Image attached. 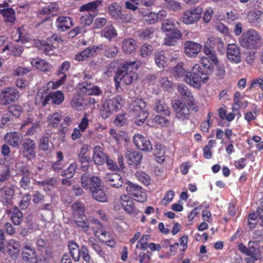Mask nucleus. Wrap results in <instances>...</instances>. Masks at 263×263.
Listing matches in <instances>:
<instances>
[{
  "instance_id": "f257e3e1",
  "label": "nucleus",
  "mask_w": 263,
  "mask_h": 263,
  "mask_svg": "<svg viewBox=\"0 0 263 263\" xmlns=\"http://www.w3.org/2000/svg\"><path fill=\"white\" fill-rule=\"evenodd\" d=\"M202 66L195 64L191 72L185 76V82L194 87L200 86L202 80H208L207 75L211 73L213 70V63L209 57H203L200 60Z\"/></svg>"
},
{
  "instance_id": "f03ea898",
  "label": "nucleus",
  "mask_w": 263,
  "mask_h": 263,
  "mask_svg": "<svg viewBox=\"0 0 263 263\" xmlns=\"http://www.w3.org/2000/svg\"><path fill=\"white\" fill-rule=\"evenodd\" d=\"M138 67L136 61H125L118 68L116 77H115V81L119 80L125 85L130 84L138 78L136 71Z\"/></svg>"
},
{
  "instance_id": "7ed1b4c3",
  "label": "nucleus",
  "mask_w": 263,
  "mask_h": 263,
  "mask_svg": "<svg viewBox=\"0 0 263 263\" xmlns=\"http://www.w3.org/2000/svg\"><path fill=\"white\" fill-rule=\"evenodd\" d=\"M146 108V103L142 98H136L130 104L131 112L137 117L135 122L138 125L143 124L148 116Z\"/></svg>"
},
{
  "instance_id": "20e7f679",
  "label": "nucleus",
  "mask_w": 263,
  "mask_h": 263,
  "mask_svg": "<svg viewBox=\"0 0 263 263\" xmlns=\"http://www.w3.org/2000/svg\"><path fill=\"white\" fill-rule=\"evenodd\" d=\"M261 40L259 33L254 29L243 32L239 39L240 45L248 49H257L258 42Z\"/></svg>"
},
{
  "instance_id": "39448f33",
  "label": "nucleus",
  "mask_w": 263,
  "mask_h": 263,
  "mask_svg": "<svg viewBox=\"0 0 263 263\" xmlns=\"http://www.w3.org/2000/svg\"><path fill=\"white\" fill-rule=\"evenodd\" d=\"M123 99L121 96H117L107 100L101 109V116L103 119L108 118L114 111H117L122 106Z\"/></svg>"
},
{
  "instance_id": "423d86ee",
  "label": "nucleus",
  "mask_w": 263,
  "mask_h": 263,
  "mask_svg": "<svg viewBox=\"0 0 263 263\" xmlns=\"http://www.w3.org/2000/svg\"><path fill=\"white\" fill-rule=\"evenodd\" d=\"M126 184V191L130 197L139 202H144L146 200V193L141 186L130 181H127Z\"/></svg>"
},
{
  "instance_id": "0eeeda50",
  "label": "nucleus",
  "mask_w": 263,
  "mask_h": 263,
  "mask_svg": "<svg viewBox=\"0 0 263 263\" xmlns=\"http://www.w3.org/2000/svg\"><path fill=\"white\" fill-rule=\"evenodd\" d=\"M81 183L82 186L85 189H88L91 193H93L97 190L102 188L101 180L99 177L92 176L90 177V175L84 173L81 177Z\"/></svg>"
},
{
  "instance_id": "6e6552de",
  "label": "nucleus",
  "mask_w": 263,
  "mask_h": 263,
  "mask_svg": "<svg viewBox=\"0 0 263 263\" xmlns=\"http://www.w3.org/2000/svg\"><path fill=\"white\" fill-rule=\"evenodd\" d=\"M22 259L25 263H41L35 249L29 242L24 245L22 248Z\"/></svg>"
},
{
  "instance_id": "1a4fd4ad",
  "label": "nucleus",
  "mask_w": 263,
  "mask_h": 263,
  "mask_svg": "<svg viewBox=\"0 0 263 263\" xmlns=\"http://www.w3.org/2000/svg\"><path fill=\"white\" fill-rule=\"evenodd\" d=\"M175 112L176 118L183 122L189 120L190 111L188 106L185 103L180 100L176 101L173 105Z\"/></svg>"
},
{
  "instance_id": "9d476101",
  "label": "nucleus",
  "mask_w": 263,
  "mask_h": 263,
  "mask_svg": "<svg viewBox=\"0 0 263 263\" xmlns=\"http://www.w3.org/2000/svg\"><path fill=\"white\" fill-rule=\"evenodd\" d=\"M36 144L34 140L30 138H26L21 146L22 154L24 158L28 161H31L36 156Z\"/></svg>"
},
{
  "instance_id": "9b49d317",
  "label": "nucleus",
  "mask_w": 263,
  "mask_h": 263,
  "mask_svg": "<svg viewBox=\"0 0 263 263\" xmlns=\"http://www.w3.org/2000/svg\"><path fill=\"white\" fill-rule=\"evenodd\" d=\"M20 97V92L14 87H7L0 93V102L4 105H8L15 102Z\"/></svg>"
},
{
  "instance_id": "f8f14e48",
  "label": "nucleus",
  "mask_w": 263,
  "mask_h": 263,
  "mask_svg": "<svg viewBox=\"0 0 263 263\" xmlns=\"http://www.w3.org/2000/svg\"><path fill=\"white\" fill-rule=\"evenodd\" d=\"M14 196L13 187L4 185L0 188V201L4 206L12 205Z\"/></svg>"
},
{
  "instance_id": "ddd939ff",
  "label": "nucleus",
  "mask_w": 263,
  "mask_h": 263,
  "mask_svg": "<svg viewBox=\"0 0 263 263\" xmlns=\"http://www.w3.org/2000/svg\"><path fill=\"white\" fill-rule=\"evenodd\" d=\"M8 6L7 2L0 4V14L5 23L13 24L16 21V13L15 10L12 8L8 7Z\"/></svg>"
},
{
  "instance_id": "4468645a",
  "label": "nucleus",
  "mask_w": 263,
  "mask_h": 263,
  "mask_svg": "<svg viewBox=\"0 0 263 263\" xmlns=\"http://www.w3.org/2000/svg\"><path fill=\"white\" fill-rule=\"evenodd\" d=\"M133 140L134 143L138 149L147 152L152 151V145L150 140L147 137H144L139 134H136L134 136Z\"/></svg>"
},
{
  "instance_id": "2eb2a0df",
  "label": "nucleus",
  "mask_w": 263,
  "mask_h": 263,
  "mask_svg": "<svg viewBox=\"0 0 263 263\" xmlns=\"http://www.w3.org/2000/svg\"><path fill=\"white\" fill-rule=\"evenodd\" d=\"M227 57L231 62L239 63L241 61L240 48L235 44H229L227 48Z\"/></svg>"
},
{
  "instance_id": "dca6fc26",
  "label": "nucleus",
  "mask_w": 263,
  "mask_h": 263,
  "mask_svg": "<svg viewBox=\"0 0 263 263\" xmlns=\"http://www.w3.org/2000/svg\"><path fill=\"white\" fill-rule=\"evenodd\" d=\"M120 202L122 208L128 213L136 215L140 212L136 209L134 202L130 199V197L125 194L120 197Z\"/></svg>"
},
{
  "instance_id": "f3484780",
  "label": "nucleus",
  "mask_w": 263,
  "mask_h": 263,
  "mask_svg": "<svg viewBox=\"0 0 263 263\" xmlns=\"http://www.w3.org/2000/svg\"><path fill=\"white\" fill-rule=\"evenodd\" d=\"M20 248V243L14 239H9L5 246V252L2 253L6 255L8 254L12 258L18 257Z\"/></svg>"
},
{
  "instance_id": "a211bd4d",
  "label": "nucleus",
  "mask_w": 263,
  "mask_h": 263,
  "mask_svg": "<svg viewBox=\"0 0 263 263\" xmlns=\"http://www.w3.org/2000/svg\"><path fill=\"white\" fill-rule=\"evenodd\" d=\"M127 163L132 167L137 168L140 167L143 155L141 153L136 151H128L125 155Z\"/></svg>"
},
{
  "instance_id": "6ab92c4d",
  "label": "nucleus",
  "mask_w": 263,
  "mask_h": 263,
  "mask_svg": "<svg viewBox=\"0 0 263 263\" xmlns=\"http://www.w3.org/2000/svg\"><path fill=\"white\" fill-rule=\"evenodd\" d=\"M202 49L200 44L192 41H187L184 43V53L190 58L195 57Z\"/></svg>"
},
{
  "instance_id": "aec40b11",
  "label": "nucleus",
  "mask_w": 263,
  "mask_h": 263,
  "mask_svg": "<svg viewBox=\"0 0 263 263\" xmlns=\"http://www.w3.org/2000/svg\"><path fill=\"white\" fill-rule=\"evenodd\" d=\"M4 140L13 147H18L22 142L23 136L18 132H11L6 134Z\"/></svg>"
},
{
  "instance_id": "412c9836",
  "label": "nucleus",
  "mask_w": 263,
  "mask_h": 263,
  "mask_svg": "<svg viewBox=\"0 0 263 263\" xmlns=\"http://www.w3.org/2000/svg\"><path fill=\"white\" fill-rule=\"evenodd\" d=\"M108 155L104 153V149L100 145H96L93 149L92 159L94 163L98 165H102L105 162Z\"/></svg>"
},
{
  "instance_id": "4be33fe9",
  "label": "nucleus",
  "mask_w": 263,
  "mask_h": 263,
  "mask_svg": "<svg viewBox=\"0 0 263 263\" xmlns=\"http://www.w3.org/2000/svg\"><path fill=\"white\" fill-rule=\"evenodd\" d=\"M109 14L114 18L122 22H126V17L121 13V7L117 3H113L108 6Z\"/></svg>"
},
{
  "instance_id": "5701e85b",
  "label": "nucleus",
  "mask_w": 263,
  "mask_h": 263,
  "mask_svg": "<svg viewBox=\"0 0 263 263\" xmlns=\"http://www.w3.org/2000/svg\"><path fill=\"white\" fill-rule=\"evenodd\" d=\"M73 25L72 19L68 16H59L56 20V26L59 31H65Z\"/></svg>"
},
{
  "instance_id": "b1692460",
  "label": "nucleus",
  "mask_w": 263,
  "mask_h": 263,
  "mask_svg": "<svg viewBox=\"0 0 263 263\" xmlns=\"http://www.w3.org/2000/svg\"><path fill=\"white\" fill-rule=\"evenodd\" d=\"M106 182L115 188H119L123 184V179L118 173L108 174L105 177Z\"/></svg>"
},
{
  "instance_id": "393cba45",
  "label": "nucleus",
  "mask_w": 263,
  "mask_h": 263,
  "mask_svg": "<svg viewBox=\"0 0 263 263\" xmlns=\"http://www.w3.org/2000/svg\"><path fill=\"white\" fill-rule=\"evenodd\" d=\"M166 35L164 44L168 46L174 45L177 41L181 39L182 36L181 31L177 28L167 32Z\"/></svg>"
},
{
  "instance_id": "a878e982",
  "label": "nucleus",
  "mask_w": 263,
  "mask_h": 263,
  "mask_svg": "<svg viewBox=\"0 0 263 263\" xmlns=\"http://www.w3.org/2000/svg\"><path fill=\"white\" fill-rule=\"evenodd\" d=\"M36 47L46 55L52 54L55 47L52 43L46 40H38L35 42Z\"/></svg>"
},
{
  "instance_id": "bb28decb",
  "label": "nucleus",
  "mask_w": 263,
  "mask_h": 263,
  "mask_svg": "<svg viewBox=\"0 0 263 263\" xmlns=\"http://www.w3.org/2000/svg\"><path fill=\"white\" fill-rule=\"evenodd\" d=\"M99 48V47L98 46L89 47L76 54L74 59L78 61H83L90 56L93 55Z\"/></svg>"
},
{
  "instance_id": "cd10ccee",
  "label": "nucleus",
  "mask_w": 263,
  "mask_h": 263,
  "mask_svg": "<svg viewBox=\"0 0 263 263\" xmlns=\"http://www.w3.org/2000/svg\"><path fill=\"white\" fill-rule=\"evenodd\" d=\"M82 93L88 95L100 96L102 94V90L98 86L93 85L91 83H84L80 88Z\"/></svg>"
},
{
  "instance_id": "c85d7f7f",
  "label": "nucleus",
  "mask_w": 263,
  "mask_h": 263,
  "mask_svg": "<svg viewBox=\"0 0 263 263\" xmlns=\"http://www.w3.org/2000/svg\"><path fill=\"white\" fill-rule=\"evenodd\" d=\"M92 223L93 224L92 229L94 234L99 239L103 236L108 235V232L105 231L102 224L97 219H93Z\"/></svg>"
},
{
  "instance_id": "c756f323",
  "label": "nucleus",
  "mask_w": 263,
  "mask_h": 263,
  "mask_svg": "<svg viewBox=\"0 0 263 263\" xmlns=\"http://www.w3.org/2000/svg\"><path fill=\"white\" fill-rule=\"evenodd\" d=\"M137 47L136 41L133 39H125L122 42L123 51L127 54H130L134 52Z\"/></svg>"
},
{
  "instance_id": "7c9ffc66",
  "label": "nucleus",
  "mask_w": 263,
  "mask_h": 263,
  "mask_svg": "<svg viewBox=\"0 0 263 263\" xmlns=\"http://www.w3.org/2000/svg\"><path fill=\"white\" fill-rule=\"evenodd\" d=\"M102 0H96L81 6L79 8L80 12H96L98 8L102 4Z\"/></svg>"
},
{
  "instance_id": "2f4dec72",
  "label": "nucleus",
  "mask_w": 263,
  "mask_h": 263,
  "mask_svg": "<svg viewBox=\"0 0 263 263\" xmlns=\"http://www.w3.org/2000/svg\"><path fill=\"white\" fill-rule=\"evenodd\" d=\"M74 223L78 228L86 233L89 230V225L87 216L84 215L73 218Z\"/></svg>"
},
{
  "instance_id": "473e14b6",
  "label": "nucleus",
  "mask_w": 263,
  "mask_h": 263,
  "mask_svg": "<svg viewBox=\"0 0 263 263\" xmlns=\"http://www.w3.org/2000/svg\"><path fill=\"white\" fill-rule=\"evenodd\" d=\"M68 247L70 254L75 261L80 260V250L79 245L74 240H71L68 242Z\"/></svg>"
},
{
  "instance_id": "72a5a7b5",
  "label": "nucleus",
  "mask_w": 263,
  "mask_h": 263,
  "mask_svg": "<svg viewBox=\"0 0 263 263\" xmlns=\"http://www.w3.org/2000/svg\"><path fill=\"white\" fill-rule=\"evenodd\" d=\"M154 109L157 112L161 113L166 117H170L171 115V111L168 105L164 102H162L160 100L156 101Z\"/></svg>"
},
{
  "instance_id": "f704fd0d",
  "label": "nucleus",
  "mask_w": 263,
  "mask_h": 263,
  "mask_svg": "<svg viewBox=\"0 0 263 263\" xmlns=\"http://www.w3.org/2000/svg\"><path fill=\"white\" fill-rule=\"evenodd\" d=\"M249 22L254 23L256 26L263 23V12L260 10L251 12L248 15Z\"/></svg>"
},
{
  "instance_id": "c9c22d12",
  "label": "nucleus",
  "mask_w": 263,
  "mask_h": 263,
  "mask_svg": "<svg viewBox=\"0 0 263 263\" xmlns=\"http://www.w3.org/2000/svg\"><path fill=\"white\" fill-rule=\"evenodd\" d=\"M31 64L33 67L44 72L48 71L49 69V63L40 58L33 59Z\"/></svg>"
},
{
  "instance_id": "e433bc0d",
  "label": "nucleus",
  "mask_w": 263,
  "mask_h": 263,
  "mask_svg": "<svg viewBox=\"0 0 263 263\" xmlns=\"http://www.w3.org/2000/svg\"><path fill=\"white\" fill-rule=\"evenodd\" d=\"M10 218L14 224L19 226L23 221V213L18 207L15 206L13 208Z\"/></svg>"
},
{
  "instance_id": "4c0bfd02",
  "label": "nucleus",
  "mask_w": 263,
  "mask_h": 263,
  "mask_svg": "<svg viewBox=\"0 0 263 263\" xmlns=\"http://www.w3.org/2000/svg\"><path fill=\"white\" fill-rule=\"evenodd\" d=\"M165 150L164 146L161 144H156L154 149V156L156 160L159 163H163L165 160Z\"/></svg>"
},
{
  "instance_id": "58836bf2",
  "label": "nucleus",
  "mask_w": 263,
  "mask_h": 263,
  "mask_svg": "<svg viewBox=\"0 0 263 263\" xmlns=\"http://www.w3.org/2000/svg\"><path fill=\"white\" fill-rule=\"evenodd\" d=\"M9 50L14 56H20L24 51L23 47L18 45L10 44L4 46L3 52Z\"/></svg>"
},
{
  "instance_id": "ea45409f",
  "label": "nucleus",
  "mask_w": 263,
  "mask_h": 263,
  "mask_svg": "<svg viewBox=\"0 0 263 263\" xmlns=\"http://www.w3.org/2000/svg\"><path fill=\"white\" fill-rule=\"evenodd\" d=\"M51 98L52 105H60L64 101L65 97L64 93L61 90L50 92Z\"/></svg>"
},
{
  "instance_id": "a19ab883",
  "label": "nucleus",
  "mask_w": 263,
  "mask_h": 263,
  "mask_svg": "<svg viewBox=\"0 0 263 263\" xmlns=\"http://www.w3.org/2000/svg\"><path fill=\"white\" fill-rule=\"evenodd\" d=\"M62 119V112H57L49 115L47 120L49 125L53 127H58Z\"/></svg>"
},
{
  "instance_id": "79ce46f5",
  "label": "nucleus",
  "mask_w": 263,
  "mask_h": 263,
  "mask_svg": "<svg viewBox=\"0 0 263 263\" xmlns=\"http://www.w3.org/2000/svg\"><path fill=\"white\" fill-rule=\"evenodd\" d=\"M101 35L110 41L117 36V33L112 25H107L101 31Z\"/></svg>"
},
{
  "instance_id": "37998d69",
  "label": "nucleus",
  "mask_w": 263,
  "mask_h": 263,
  "mask_svg": "<svg viewBox=\"0 0 263 263\" xmlns=\"http://www.w3.org/2000/svg\"><path fill=\"white\" fill-rule=\"evenodd\" d=\"M59 10V6L57 3H50L44 7L40 11L41 14L54 15Z\"/></svg>"
},
{
  "instance_id": "c03bdc74",
  "label": "nucleus",
  "mask_w": 263,
  "mask_h": 263,
  "mask_svg": "<svg viewBox=\"0 0 263 263\" xmlns=\"http://www.w3.org/2000/svg\"><path fill=\"white\" fill-rule=\"evenodd\" d=\"M88 243L100 257H105V254L104 252L103 251L101 247L94 237H89L88 240Z\"/></svg>"
},
{
  "instance_id": "a18cd8bd",
  "label": "nucleus",
  "mask_w": 263,
  "mask_h": 263,
  "mask_svg": "<svg viewBox=\"0 0 263 263\" xmlns=\"http://www.w3.org/2000/svg\"><path fill=\"white\" fill-rule=\"evenodd\" d=\"M71 209L72 211L73 218L85 215L84 205L80 202H74L71 205Z\"/></svg>"
},
{
  "instance_id": "49530a36",
  "label": "nucleus",
  "mask_w": 263,
  "mask_h": 263,
  "mask_svg": "<svg viewBox=\"0 0 263 263\" xmlns=\"http://www.w3.org/2000/svg\"><path fill=\"white\" fill-rule=\"evenodd\" d=\"M155 61L157 65L161 68H163L167 61V58L163 51L157 52L155 54Z\"/></svg>"
},
{
  "instance_id": "de8ad7c7",
  "label": "nucleus",
  "mask_w": 263,
  "mask_h": 263,
  "mask_svg": "<svg viewBox=\"0 0 263 263\" xmlns=\"http://www.w3.org/2000/svg\"><path fill=\"white\" fill-rule=\"evenodd\" d=\"M56 156L57 160L55 162L52 163L51 167L53 171L55 172H59L64 167V165L62 163V161L63 160L64 157L63 153L61 151L58 152Z\"/></svg>"
},
{
  "instance_id": "09e8293b",
  "label": "nucleus",
  "mask_w": 263,
  "mask_h": 263,
  "mask_svg": "<svg viewBox=\"0 0 263 263\" xmlns=\"http://www.w3.org/2000/svg\"><path fill=\"white\" fill-rule=\"evenodd\" d=\"M248 250V256L253 258L255 260L259 261L263 260L262 254L258 248H256L254 246H251L249 247Z\"/></svg>"
},
{
  "instance_id": "8fccbe9b",
  "label": "nucleus",
  "mask_w": 263,
  "mask_h": 263,
  "mask_svg": "<svg viewBox=\"0 0 263 263\" xmlns=\"http://www.w3.org/2000/svg\"><path fill=\"white\" fill-rule=\"evenodd\" d=\"M136 178L142 183L148 186L151 182V178L148 174L144 172L138 171L135 173Z\"/></svg>"
},
{
  "instance_id": "3c124183",
  "label": "nucleus",
  "mask_w": 263,
  "mask_h": 263,
  "mask_svg": "<svg viewBox=\"0 0 263 263\" xmlns=\"http://www.w3.org/2000/svg\"><path fill=\"white\" fill-rule=\"evenodd\" d=\"M84 100L79 95H77L73 97L70 102L71 106L78 110H81L83 108Z\"/></svg>"
},
{
  "instance_id": "603ef678",
  "label": "nucleus",
  "mask_w": 263,
  "mask_h": 263,
  "mask_svg": "<svg viewBox=\"0 0 263 263\" xmlns=\"http://www.w3.org/2000/svg\"><path fill=\"white\" fill-rule=\"evenodd\" d=\"M203 52L206 57L210 58L214 64L217 65L218 63H219V61L216 54L215 49L204 47Z\"/></svg>"
},
{
  "instance_id": "864d4df0",
  "label": "nucleus",
  "mask_w": 263,
  "mask_h": 263,
  "mask_svg": "<svg viewBox=\"0 0 263 263\" xmlns=\"http://www.w3.org/2000/svg\"><path fill=\"white\" fill-rule=\"evenodd\" d=\"M212 113L209 112L207 115L206 119L202 121L200 125L201 131L204 133L209 132L210 127L212 125V121H211Z\"/></svg>"
},
{
  "instance_id": "5fc2aeb1",
  "label": "nucleus",
  "mask_w": 263,
  "mask_h": 263,
  "mask_svg": "<svg viewBox=\"0 0 263 263\" xmlns=\"http://www.w3.org/2000/svg\"><path fill=\"white\" fill-rule=\"evenodd\" d=\"M92 195L93 198L99 202H104L107 201V196L103 187L92 193Z\"/></svg>"
},
{
  "instance_id": "6e6d98bb",
  "label": "nucleus",
  "mask_w": 263,
  "mask_h": 263,
  "mask_svg": "<svg viewBox=\"0 0 263 263\" xmlns=\"http://www.w3.org/2000/svg\"><path fill=\"white\" fill-rule=\"evenodd\" d=\"M185 71L183 68V63L182 62L178 63L174 69V74L175 77L179 78L181 77H184V80L185 81V76L187 73H190Z\"/></svg>"
},
{
  "instance_id": "4d7b16f0",
  "label": "nucleus",
  "mask_w": 263,
  "mask_h": 263,
  "mask_svg": "<svg viewBox=\"0 0 263 263\" xmlns=\"http://www.w3.org/2000/svg\"><path fill=\"white\" fill-rule=\"evenodd\" d=\"M178 91L180 93L183 99L192 98L191 92L189 88L184 84L180 83L178 85Z\"/></svg>"
},
{
  "instance_id": "13d9d810",
  "label": "nucleus",
  "mask_w": 263,
  "mask_h": 263,
  "mask_svg": "<svg viewBox=\"0 0 263 263\" xmlns=\"http://www.w3.org/2000/svg\"><path fill=\"white\" fill-rule=\"evenodd\" d=\"M50 134L47 133L46 135L42 137L39 141V147L43 151H47L49 149Z\"/></svg>"
},
{
  "instance_id": "bf43d9fd",
  "label": "nucleus",
  "mask_w": 263,
  "mask_h": 263,
  "mask_svg": "<svg viewBox=\"0 0 263 263\" xmlns=\"http://www.w3.org/2000/svg\"><path fill=\"white\" fill-rule=\"evenodd\" d=\"M182 19L183 22L186 24H191L198 21L194 15V12L191 10L184 12Z\"/></svg>"
},
{
  "instance_id": "052dcab7",
  "label": "nucleus",
  "mask_w": 263,
  "mask_h": 263,
  "mask_svg": "<svg viewBox=\"0 0 263 263\" xmlns=\"http://www.w3.org/2000/svg\"><path fill=\"white\" fill-rule=\"evenodd\" d=\"M77 168V165L76 163H71L68 167L62 172L61 175L65 176L67 178H72Z\"/></svg>"
},
{
  "instance_id": "680f3d73",
  "label": "nucleus",
  "mask_w": 263,
  "mask_h": 263,
  "mask_svg": "<svg viewBox=\"0 0 263 263\" xmlns=\"http://www.w3.org/2000/svg\"><path fill=\"white\" fill-rule=\"evenodd\" d=\"M95 17V15L91 13L84 14L80 17V24L83 26H89L92 24Z\"/></svg>"
},
{
  "instance_id": "e2e57ef3",
  "label": "nucleus",
  "mask_w": 263,
  "mask_h": 263,
  "mask_svg": "<svg viewBox=\"0 0 263 263\" xmlns=\"http://www.w3.org/2000/svg\"><path fill=\"white\" fill-rule=\"evenodd\" d=\"M154 29L152 27L147 28L141 30L138 36L143 40L152 38L154 36Z\"/></svg>"
},
{
  "instance_id": "0e129e2a",
  "label": "nucleus",
  "mask_w": 263,
  "mask_h": 263,
  "mask_svg": "<svg viewBox=\"0 0 263 263\" xmlns=\"http://www.w3.org/2000/svg\"><path fill=\"white\" fill-rule=\"evenodd\" d=\"M89 146L87 144H83L78 153V159L79 161L88 160L90 157L87 155Z\"/></svg>"
},
{
  "instance_id": "69168bd1",
  "label": "nucleus",
  "mask_w": 263,
  "mask_h": 263,
  "mask_svg": "<svg viewBox=\"0 0 263 263\" xmlns=\"http://www.w3.org/2000/svg\"><path fill=\"white\" fill-rule=\"evenodd\" d=\"M82 257L84 261L89 263L91 260V257L89 254V251L88 248L85 246L82 245L80 250V258Z\"/></svg>"
},
{
  "instance_id": "338daca9",
  "label": "nucleus",
  "mask_w": 263,
  "mask_h": 263,
  "mask_svg": "<svg viewBox=\"0 0 263 263\" xmlns=\"http://www.w3.org/2000/svg\"><path fill=\"white\" fill-rule=\"evenodd\" d=\"M175 26V23L174 21L166 20L162 23L161 28L162 30L166 33L167 32L175 29L176 28Z\"/></svg>"
},
{
  "instance_id": "774afa93",
  "label": "nucleus",
  "mask_w": 263,
  "mask_h": 263,
  "mask_svg": "<svg viewBox=\"0 0 263 263\" xmlns=\"http://www.w3.org/2000/svg\"><path fill=\"white\" fill-rule=\"evenodd\" d=\"M8 111L13 116L18 118L22 112V108L20 105H12L8 107Z\"/></svg>"
}]
</instances>
